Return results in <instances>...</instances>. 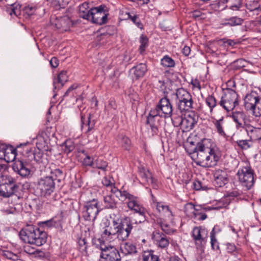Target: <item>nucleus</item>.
I'll return each mask as SVG.
<instances>
[{"mask_svg": "<svg viewBox=\"0 0 261 261\" xmlns=\"http://www.w3.org/2000/svg\"><path fill=\"white\" fill-rule=\"evenodd\" d=\"M218 148H198L196 153H192V160L197 165L203 167L215 165L221 157Z\"/></svg>", "mask_w": 261, "mask_h": 261, "instance_id": "1", "label": "nucleus"}, {"mask_svg": "<svg viewBox=\"0 0 261 261\" xmlns=\"http://www.w3.org/2000/svg\"><path fill=\"white\" fill-rule=\"evenodd\" d=\"M19 236L24 242L38 246L45 243L47 239L46 232L34 225H27L20 231Z\"/></svg>", "mask_w": 261, "mask_h": 261, "instance_id": "2", "label": "nucleus"}, {"mask_svg": "<svg viewBox=\"0 0 261 261\" xmlns=\"http://www.w3.org/2000/svg\"><path fill=\"white\" fill-rule=\"evenodd\" d=\"M175 106L180 113L189 112L193 109L194 101L191 93L183 88L176 89Z\"/></svg>", "mask_w": 261, "mask_h": 261, "instance_id": "3", "label": "nucleus"}, {"mask_svg": "<svg viewBox=\"0 0 261 261\" xmlns=\"http://www.w3.org/2000/svg\"><path fill=\"white\" fill-rule=\"evenodd\" d=\"M113 226L117 229V238L122 241H126L133 229L132 221L130 218L125 217L120 221L113 220Z\"/></svg>", "mask_w": 261, "mask_h": 261, "instance_id": "4", "label": "nucleus"}, {"mask_svg": "<svg viewBox=\"0 0 261 261\" xmlns=\"http://www.w3.org/2000/svg\"><path fill=\"white\" fill-rule=\"evenodd\" d=\"M18 187L15 179L11 176L2 175L0 184V196L4 197H9L17 191Z\"/></svg>", "mask_w": 261, "mask_h": 261, "instance_id": "5", "label": "nucleus"}, {"mask_svg": "<svg viewBox=\"0 0 261 261\" xmlns=\"http://www.w3.org/2000/svg\"><path fill=\"white\" fill-rule=\"evenodd\" d=\"M238 95L236 91L227 89L221 97L218 105L223 108L226 112H229L239 105Z\"/></svg>", "mask_w": 261, "mask_h": 261, "instance_id": "6", "label": "nucleus"}, {"mask_svg": "<svg viewBox=\"0 0 261 261\" xmlns=\"http://www.w3.org/2000/svg\"><path fill=\"white\" fill-rule=\"evenodd\" d=\"M237 176L245 190L248 191L253 187L254 183V171L250 167H243L239 170Z\"/></svg>", "mask_w": 261, "mask_h": 261, "instance_id": "7", "label": "nucleus"}, {"mask_svg": "<svg viewBox=\"0 0 261 261\" xmlns=\"http://www.w3.org/2000/svg\"><path fill=\"white\" fill-rule=\"evenodd\" d=\"M90 17L88 20L99 25L106 24L108 20L109 11L107 7L103 5L91 8Z\"/></svg>", "mask_w": 261, "mask_h": 261, "instance_id": "8", "label": "nucleus"}, {"mask_svg": "<svg viewBox=\"0 0 261 261\" xmlns=\"http://www.w3.org/2000/svg\"><path fill=\"white\" fill-rule=\"evenodd\" d=\"M123 191L115 187H110V193L103 197V204L106 208H117L118 200H122Z\"/></svg>", "mask_w": 261, "mask_h": 261, "instance_id": "9", "label": "nucleus"}, {"mask_svg": "<svg viewBox=\"0 0 261 261\" xmlns=\"http://www.w3.org/2000/svg\"><path fill=\"white\" fill-rule=\"evenodd\" d=\"M99 212L98 202L96 199L86 202L83 207V216L86 220L94 221Z\"/></svg>", "mask_w": 261, "mask_h": 261, "instance_id": "10", "label": "nucleus"}, {"mask_svg": "<svg viewBox=\"0 0 261 261\" xmlns=\"http://www.w3.org/2000/svg\"><path fill=\"white\" fill-rule=\"evenodd\" d=\"M153 111H156L160 116L164 118L171 117L173 114V107L170 100L167 96L161 98Z\"/></svg>", "mask_w": 261, "mask_h": 261, "instance_id": "11", "label": "nucleus"}, {"mask_svg": "<svg viewBox=\"0 0 261 261\" xmlns=\"http://www.w3.org/2000/svg\"><path fill=\"white\" fill-rule=\"evenodd\" d=\"M151 196L152 207L155 208L160 215L167 218L170 221H172L174 215L169 206L163 202L158 201L153 194H151Z\"/></svg>", "mask_w": 261, "mask_h": 261, "instance_id": "12", "label": "nucleus"}, {"mask_svg": "<svg viewBox=\"0 0 261 261\" xmlns=\"http://www.w3.org/2000/svg\"><path fill=\"white\" fill-rule=\"evenodd\" d=\"M55 184L54 179L49 176L41 178L38 182L37 189L40 191V195L43 197H47L54 191Z\"/></svg>", "mask_w": 261, "mask_h": 261, "instance_id": "13", "label": "nucleus"}, {"mask_svg": "<svg viewBox=\"0 0 261 261\" xmlns=\"http://www.w3.org/2000/svg\"><path fill=\"white\" fill-rule=\"evenodd\" d=\"M122 196V201H126L127 206L130 210L143 213L144 207L140 204L138 197L125 190L123 191Z\"/></svg>", "mask_w": 261, "mask_h": 261, "instance_id": "14", "label": "nucleus"}, {"mask_svg": "<svg viewBox=\"0 0 261 261\" xmlns=\"http://www.w3.org/2000/svg\"><path fill=\"white\" fill-rule=\"evenodd\" d=\"M12 168L15 172L22 177H27L35 171V168L31 163L20 160L14 161L12 165Z\"/></svg>", "mask_w": 261, "mask_h": 261, "instance_id": "15", "label": "nucleus"}, {"mask_svg": "<svg viewBox=\"0 0 261 261\" xmlns=\"http://www.w3.org/2000/svg\"><path fill=\"white\" fill-rule=\"evenodd\" d=\"M156 111H153L151 109L147 117L146 124L149 125L152 135H156L159 132V127L160 126V121L162 116L157 113Z\"/></svg>", "mask_w": 261, "mask_h": 261, "instance_id": "16", "label": "nucleus"}, {"mask_svg": "<svg viewBox=\"0 0 261 261\" xmlns=\"http://www.w3.org/2000/svg\"><path fill=\"white\" fill-rule=\"evenodd\" d=\"M101 252L100 257L106 260H111V261H121V257L120 256L119 251L114 246H100Z\"/></svg>", "mask_w": 261, "mask_h": 261, "instance_id": "17", "label": "nucleus"}, {"mask_svg": "<svg viewBox=\"0 0 261 261\" xmlns=\"http://www.w3.org/2000/svg\"><path fill=\"white\" fill-rule=\"evenodd\" d=\"M198 117L193 113L189 114L184 118L178 116V120H180V129L182 132H188L192 129L197 124Z\"/></svg>", "mask_w": 261, "mask_h": 261, "instance_id": "18", "label": "nucleus"}, {"mask_svg": "<svg viewBox=\"0 0 261 261\" xmlns=\"http://www.w3.org/2000/svg\"><path fill=\"white\" fill-rule=\"evenodd\" d=\"M152 240L156 243L158 246L161 248H165L168 246L170 238L158 230H155L152 234Z\"/></svg>", "mask_w": 261, "mask_h": 261, "instance_id": "19", "label": "nucleus"}, {"mask_svg": "<svg viewBox=\"0 0 261 261\" xmlns=\"http://www.w3.org/2000/svg\"><path fill=\"white\" fill-rule=\"evenodd\" d=\"M194 240L201 244H205L207 238V231L201 227H195L192 231Z\"/></svg>", "mask_w": 261, "mask_h": 261, "instance_id": "20", "label": "nucleus"}, {"mask_svg": "<svg viewBox=\"0 0 261 261\" xmlns=\"http://www.w3.org/2000/svg\"><path fill=\"white\" fill-rule=\"evenodd\" d=\"M214 184L216 187H221L228 182L227 174L225 171L216 170L214 173Z\"/></svg>", "mask_w": 261, "mask_h": 261, "instance_id": "21", "label": "nucleus"}, {"mask_svg": "<svg viewBox=\"0 0 261 261\" xmlns=\"http://www.w3.org/2000/svg\"><path fill=\"white\" fill-rule=\"evenodd\" d=\"M258 98L259 97L257 96L254 93L247 94L244 99V106L246 110L254 112V110H255V103Z\"/></svg>", "mask_w": 261, "mask_h": 261, "instance_id": "22", "label": "nucleus"}, {"mask_svg": "<svg viewBox=\"0 0 261 261\" xmlns=\"http://www.w3.org/2000/svg\"><path fill=\"white\" fill-rule=\"evenodd\" d=\"M232 118L237 123V128H243L247 124L246 116L243 112L236 111L232 112Z\"/></svg>", "mask_w": 261, "mask_h": 261, "instance_id": "23", "label": "nucleus"}, {"mask_svg": "<svg viewBox=\"0 0 261 261\" xmlns=\"http://www.w3.org/2000/svg\"><path fill=\"white\" fill-rule=\"evenodd\" d=\"M94 120H91V115L89 114L87 117L81 115V129L85 133L90 132L95 126Z\"/></svg>", "mask_w": 261, "mask_h": 261, "instance_id": "24", "label": "nucleus"}, {"mask_svg": "<svg viewBox=\"0 0 261 261\" xmlns=\"http://www.w3.org/2000/svg\"><path fill=\"white\" fill-rule=\"evenodd\" d=\"M25 155L33 158L35 161L39 162L43 155V151L41 148H25Z\"/></svg>", "mask_w": 261, "mask_h": 261, "instance_id": "25", "label": "nucleus"}, {"mask_svg": "<svg viewBox=\"0 0 261 261\" xmlns=\"http://www.w3.org/2000/svg\"><path fill=\"white\" fill-rule=\"evenodd\" d=\"M248 135L252 140H257L261 139V129L253 127L247 123L244 127Z\"/></svg>", "mask_w": 261, "mask_h": 261, "instance_id": "26", "label": "nucleus"}, {"mask_svg": "<svg viewBox=\"0 0 261 261\" xmlns=\"http://www.w3.org/2000/svg\"><path fill=\"white\" fill-rule=\"evenodd\" d=\"M68 80V77L67 75V72L63 70L61 71L57 78L54 79L53 81L54 90L57 88L59 89L62 87L64 84Z\"/></svg>", "mask_w": 261, "mask_h": 261, "instance_id": "27", "label": "nucleus"}, {"mask_svg": "<svg viewBox=\"0 0 261 261\" xmlns=\"http://www.w3.org/2000/svg\"><path fill=\"white\" fill-rule=\"evenodd\" d=\"M130 71L133 73L135 78L138 79L144 76L147 71V66L145 64L140 63L133 67Z\"/></svg>", "mask_w": 261, "mask_h": 261, "instance_id": "28", "label": "nucleus"}, {"mask_svg": "<svg viewBox=\"0 0 261 261\" xmlns=\"http://www.w3.org/2000/svg\"><path fill=\"white\" fill-rule=\"evenodd\" d=\"M120 250L124 254L128 255L137 252L135 245L130 242H125L120 245Z\"/></svg>", "mask_w": 261, "mask_h": 261, "instance_id": "29", "label": "nucleus"}, {"mask_svg": "<svg viewBox=\"0 0 261 261\" xmlns=\"http://www.w3.org/2000/svg\"><path fill=\"white\" fill-rule=\"evenodd\" d=\"M91 8L89 9V4L84 3L79 6V15L81 18L88 20L90 17Z\"/></svg>", "mask_w": 261, "mask_h": 261, "instance_id": "30", "label": "nucleus"}, {"mask_svg": "<svg viewBox=\"0 0 261 261\" xmlns=\"http://www.w3.org/2000/svg\"><path fill=\"white\" fill-rule=\"evenodd\" d=\"M0 149H6L4 160L7 162H11L15 161L16 156V148H0Z\"/></svg>", "mask_w": 261, "mask_h": 261, "instance_id": "31", "label": "nucleus"}, {"mask_svg": "<svg viewBox=\"0 0 261 261\" xmlns=\"http://www.w3.org/2000/svg\"><path fill=\"white\" fill-rule=\"evenodd\" d=\"M244 21V20L241 18L234 16L230 17L225 19V22H222L221 24L223 26L229 25L230 27H234L236 25H241Z\"/></svg>", "mask_w": 261, "mask_h": 261, "instance_id": "32", "label": "nucleus"}, {"mask_svg": "<svg viewBox=\"0 0 261 261\" xmlns=\"http://www.w3.org/2000/svg\"><path fill=\"white\" fill-rule=\"evenodd\" d=\"M185 212L187 211L188 210L192 211L195 217L198 220L203 221L207 218V215L205 213H195V206L191 203L187 204L185 207Z\"/></svg>", "mask_w": 261, "mask_h": 261, "instance_id": "33", "label": "nucleus"}, {"mask_svg": "<svg viewBox=\"0 0 261 261\" xmlns=\"http://www.w3.org/2000/svg\"><path fill=\"white\" fill-rule=\"evenodd\" d=\"M140 175L148 184L152 185L154 184V179L153 178L151 173L148 170L142 168L140 170Z\"/></svg>", "mask_w": 261, "mask_h": 261, "instance_id": "34", "label": "nucleus"}, {"mask_svg": "<svg viewBox=\"0 0 261 261\" xmlns=\"http://www.w3.org/2000/svg\"><path fill=\"white\" fill-rule=\"evenodd\" d=\"M143 261H159V257L154 254L153 250L144 251L143 254Z\"/></svg>", "mask_w": 261, "mask_h": 261, "instance_id": "35", "label": "nucleus"}, {"mask_svg": "<svg viewBox=\"0 0 261 261\" xmlns=\"http://www.w3.org/2000/svg\"><path fill=\"white\" fill-rule=\"evenodd\" d=\"M51 176H49L51 177L52 179L57 180L58 182H61L64 179V175L63 171L60 169H56L52 170L50 172Z\"/></svg>", "mask_w": 261, "mask_h": 261, "instance_id": "36", "label": "nucleus"}, {"mask_svg": "<svg viewBox=\"0 0 261 261\" xmlns=\"http://www.w3.org/2000/svg\"><path fill=\"white\" fill-rule=\"evenodd\" d=\"M161 64L165 67L171 68L175 65V61L168 55L164 56L161 60Z\"/></svg>", "mask_w": 261, "mask_h": 261, "instance_id": "37", "label": "nucleus"}, {"mask_svg": "<svg viewBox=\"0 0 261 261\" xmlns=\"http://www.w3.org/2000/svg\"><path fill=\"white\" fill-rule=\"evenodd\" d=\"M211 244L212 249L214 250H220L219 243L216 238L215 227L213 228L210 233Z\"/></svg>", "mask_w": 261, "mask_h": 261, "instance_id": "38", "label": "nucleus"}, {"mask_svg": "<svg viewBox=\"0 0 261 261\" xmlns=\"http://www.w3.org/2000/svg\"><path fill=\"white\" fill-rule=\"evenodd\" d=\"M205 102L207 106L209 107L210 112L212 113L214 108L216 107L218 105L217 103L216 99L213 95H208L205 99Z\"/></svg>", "mask_w": 261, "mask_h": 261, "instance_id": "39", "label": "nucleus"}, {"mask_svg": "<svg viewBox=\"0 0 261 261\" xmlns=\"http://www.w3.org/2000/svg\"><path fill=\"white\" fill-rule=\"evenodd\" d=\"M96 167L104 171L107 170L108 163L101 157L97 158L95 161Z\"/></svg>", "mask_w": 261, "mask_h": 261, "instance_id": "40", "label": "nucleus"}, {"mask_svg": "<svg viewBox=\"0 0 261 261\" xmlns=\"http://www.w3.org/2000/svg\"><path fill=\"white\" fill-rule=\"evenodd\" d=\"M139 42L140 45L139 49L140 54H142L148 45V39L146 36L142 35L140 37Z\"/></svg>", "mask_w": 261, "mask_h": 261, "instance_id": "41", "label": "nucleus"}, {"mask_svg": "<svg viewBox=\"0 0 261 261\" xmlns=\"http://www.w3.org/2000/svg\"><path fill=\"white\" fill-rule=\"evenodd\" d=\"M117 141L119 145L123 147L128 146L130 145V139L122 134L118 136Z\"/></svg>", "mask_w": 261, "mask_h": 261, "instance_id": "42", "label": "nucleus"}, {"mask_svg": "<svg viewBox=\"0 0 261 261\" xmlns=\"http://www.w3.org/2000/svg\"><path fill=\"white\" fill-rule=\"evenodd\" d=\"M162 230L166 234H170L173 233L174 229L171 228L168 224L163 222L161 220L158 222Z\"/></svg>", "mask_w": 261, "mask_h": 261, "instance_id": "43", "label": "nucleus"}, {"mask_svg": "<svg viewBox=\"0 0 261 261\" xmlns=\"http://www.w3.org/2000/svg\"><path fill=\"white\" fill-rule=\"evenodd\" d=\"M223 121V117L219 119V120H217L215 122H214V124L217 129V131L218 133L222 136H225L226 135L223 127H222V122Z\"/></svg>", "mask_w": 261, "mask_h": 261, "instance_id": "44", "label": "nucleus"}, {"mask_svg": "<svg viewBox=\"0 0 261 261\" xmlns=\"http://www.w3.org/2000/svg\"><path fill=\"white\" fill-rule=\"evenodd\" d=\"M2 255L6 258L13 261H16L20 259V256L19 255L14 254L8 250L3 251Z\"/></svg>", "mask_w": 261, "mask_h": 261, "instance_id": "45", "label": "nucleus"}, {"mask_svg": "<svg viewBox=\"0 0 261 261\" xmlns=\"http://www.w3.org/2000/svg\"><path fill=\"white\" fill-rule=\"evenodd\" d=\"M78 249L82 253H86L87 244L85 238H80L78 241Z\"/></svg>", "mask_w": 261, "mask_h": 261, "instance_id": "46", "label": "nucleus"}, {"mask_svg": "<svg viewBox=\"0 0 261 261\" xmlns=\"http://www.w3.org/2000/svg\"><path fill=\"white\" fill-rule=\"evenodd\" d=\"M214 142L211 139L204 138L198 142L197 147H212Z\"/></svg>", "mask_w": 261, "mask_h": 261, "instance_id": "47", "label": "nucleus"}, {"mask_svg": "<svg viewBox=\"0 0 261 261\" xmlns=\"http://www.w3.org/2000/svg\"><path fill=\"white\" fill-rule=\"evenodd\" d=\"M128 18L130 19L140 29H143V25L139 19L137 15H134L132 16L130 13H127Z\"/></svg>", "mask_w": 261, "mask_h": 261, "instance_id": "48", "label": "nucleus"}, {"mask_svg": "<svg viewBox=\"0 0 261 261\" xmlns=\"http://www.w3.org/2000/svg\"><path fill=\"white\" fill-rule=\"evenodd\" d=\"M226 245V250L228 253L233 254L234 255H236L237 253H238L239 250L234 244L228 243H227Z\"/></svg>", "mask_w": 261, "mask_h": 261, "instance_id": "49", "label": "nucleus"}, {"mask_svg": "<svg viewBox=\"0 0 261 261\" xmlns=\"http://www.w3.org/2000/svg\"><path fill=\"white\" fill-rule=\"evenodd\" d=\"M103 239L111 242L115 237L107 228H105L101 234Z\"/></svg>", "mask_w": 261, "mask_h": 261, "instance_id": "50", "label": "nucleus"}, {"mask_svg": "<svg viewBox=\"0 0 261 261\" xmlns=\"http://www.w3.org/2000/svg\"><path fill=\"white\" fill-rule=\"evenodd\" d=\"M252 113L255 116L261 115V98L259 97L255 103V110L254 112H252Z\"/></svg>", "mask_w": 261, "mask_h": 261, "instance_id": "51", "label": "nucleus"}, {"mask_svg": "<svg viewBox=\"0 0 261 261\" xmlns=\"http://www.w3.org/2000/svg\"><path fill=\"white\" fill-rule=\"evenodd\" d=\"M15 4L11 5L10 7V12H9L10 14L12 15V14H14L16 16H18L20 14V7L18 5H17L16 6H14Z\"/></svg>", "mask_w": 261, "mask_h": 261, "instance_id": "52", "label": "nucleus"}, {"mask_svg": "<svg viewBox=\"0 0 261 261\" xmlns=\"http://www.w3.org/2000/svg\"><path fill=\"white\" fill-rule=\"evenodd\" d=\"M93 160V158H91L89 155H86L83 161V164L86 166H92L94 164Z\"/></svg>", "mask_w": 261, "mask_h": 261, "instance_id": "53", "label": "nucleus"}, {"mask_svg": "<svg viewBox=\"0 0 261 261\" xmlns=\"http://www.w3.org/2000/svg\"><path fill=\"white\" fill-rule=\"evenodd\" d=\"M33 142L36 143V147H45L47 146L45 144V142H44L43 138L42 137H39L36 139H33Z\"/></svg>", "mask_w": 261, "mask_h": 261, "instance_id": "54", "label": "nucleus"}, {"mask_svg": "<svg viewBox=\"0 0 261 261\" xmlns=\"http://www.w3.org/2000/svg\"><path fill=\"white\" fill-rule=\"evenodd\" d=\"M138 215L139 219L136 220V223H141L146 220L145 209L143 208V213L141 214L139 212H135Z\"/></svg>", "mask_w": 261, "mask_h": 261, "instance_id": "55", "label": "nucleus"}, {"mask_svg": "<svg viewBox=\"0 0 261 261\" xmlns=\"http://www.w3.org/2000/svg\"><path fill=\"white\" fill-rule=\"evenodd\" d=\"M36 9L35 7L28 6L25 7L23 10L28 15H32L35 13Z\"/></svg>", "mask_w": 261, "mask_h": 261, "instance_id": "56", "label": "nucleus"}, {"mask_svg": "<svg viewBox=\"0 0 261 261\" xmlns=\"http://www.w3.org/2000/svg\"><path fill=\"white\" fill-rule=\"evenodd\" d=\"M102 183L104 186H106L108 188V190L109 189L110 190L111 187H113L112 186V182L110 179V178L108 177H105L102 180Z\"/></svg>", "mask_w": 261, "mask_h": 261, "instance_id": "57", "label": "nucleus"}, {"mask_svg": "<svg viewBox=\"0 0 261 261\" xmlns=\"http://www.w3.org/2000/svg\"><path fill=\"white\" fill-rule=\"evenodd\" d=\"M24 251L26 253L29 254H36V252L37 251V249L31 247L29 245H25L23 247Z\"/></svg>", "mask_w": 261, "mask_h": 261, "instance_id": "58", "label": "nucleus"}, {"mask_svg": "<svg viewBox=\"0 0 261 261\" xmlns=\"http://www.w3.org/2000/svg\"><path fill=\"white\" fill-rule=\"evenodd\" d=\"M49 63L53 68H56L59 65V60L56 57H53L50 60Z\"/></svg>", "mask_w": 261, "mask_h": 261, "instance_id": "59", "label": "nucleus"}, {"mask_svg": "<svg viewBox=\"0 0 261 261\" xmlns=\"http://www.w3.org/2000/svg\"><path fill=\"white\" fill-rule=\"evenodd\" d=\"M198 148H185V151L191 156L192 159V153H196L198 151Z\"/></svg>", "mask_w": 261, "mask_h": 261, "instance_id": "60", "label": "nucleus"}, {"mask_svg": "<svg viewBox=\"0 0 261 261\" xmlns=\"http://www.w3.org/2000/svg\"><path fill=\"white\" fill-rule=\"evenodd\" d=\"M105 228H107L110 232H111L115 238H117V229L115 228V227H113V228L111 226H108Z\"/></svg>", "mask_w": 261, "mask_h": 261, "instance_id": "61", "label": "nucleus"}, {"mask_svg": "<svg viewBox=\"0 0 261 261\" xmlns=\"http://www.w3.org/2000/svg\"><path fill=\"white\" fill-rule=\"evenodd\" d=\"M224 44H227L228 46H233L236 44V42L231 39H222Z\"/></svg>", "mask_w": 261, "mask_h": 261, "instance_id": "62", "label": "nucleus"}, {"mask_svg": "<svg viewBox=\"0 0 261 261\" xmlns=\"http://www.w3.org/2000/svg\"><path fill=\"white\" fill-rule=\"evenodd\" d=\"M233 7L241 8L243 5V0H233Z\"/></svg>", "mask_w": 261, "mask_h": 261, "instance_id": "63", "label": "nucleus"}, {"mask_svg": "<svg viewBox=\"0 0 261 261\" xmlns=\"http://www.w3.org/2000/svg\"><path fill=\"white\" fill-rule=\"evenodd\" d=\"M190 51H191V49H190V47H189L188 46H185L182 48V52L183 54L186 56H188L190 54Z\"/></svg>", "mask_w": 261, "mask_h": 261, "instance_id": "64", "label": "nucleus"}]
</instances>
